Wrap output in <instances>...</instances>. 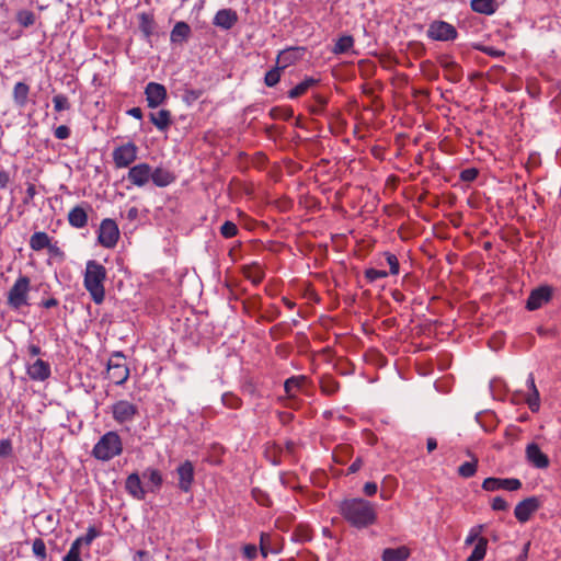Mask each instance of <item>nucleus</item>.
<instances>
[{"label": "nucleus", "instance_id": "obj_1", "mask_svg": "<svg viewBox=\"0 0 561 561\" xmlns=\"http://www.w3.org/2000/svg\"><path fill=\"white\" fill-rule=\"evenodd\" d=\"M340 513L344 519L356 528H366L377 519L376 507L363 499H347L340 505Z\"/></svg>", "mask_w": 561, "mask_h": 561}, {"label": "nucleus", "instance_id": "obj_2", "mask_svg": "<svg viewBox=\"0 0 561 561\" xmlns=\"http://www.w3.org/2000/svg\"><path fill=\"white\" fill-rule=\"evenodd\" d=\"M106 276V268L101 263L95 260L87 262L83 285L96 305L102 304L105 298L104 282Z\"/></svg>", "mask_w": 561, "mask_h": 561}, {"label": "nucleus", "instance_id": "obj_3", "mask_svg": "<svg viewBox=\"0 0 561 561\" xmlns=\"http://www.w3.org/2000/svg\"><path fill=\"white\" fill-rule=\"evenodd\" d=\"M123 453V442L121 436L110 431L105 433L94 445L91 455L101 461H108Z\"/></svg>", "mask_w": 561, "mask_h": 561}, {"label": "nucleus", "instance_id": "obj_4", "mask_svg": "<svg viewBox=\"0 0 561 561\" xmlns=\"http://www.w3.org/2000/svg\"><path fill=\"white\" fill-rule=\"evenodd\" d=\"M31 282L27 276H20L10 288L7 297V304L13 310H19L24 306H28V293Z\"/></svg>", "mask_w": 561, "mask_h": 561}, {"label": "nucleus", "instance_id": "obj_5", "mask_svg": "<svg viewBox=\"0 0 561 561\" xmlns=\"http://www.w3.org/2000/svg\"><path fill=\"white\" fill-rule=\"evenodd\" d=\"M129 377L126 357L122 352H114L107 363V378L115 385H123Z\"/></svg>", "mask_w": 561, "mask_h": 561}, {"label": "nucleus", "instance_id": "obj_6", "mask_svg": "<svg viewBox=\"0 0 561 561\" xmlns=\"http://www.w3.org/2000/svg\"><path fill=\"white\" fill-rule=\"evenodd\" d=\"M138 147L133 142L128 141L116 147L113 152V161L117 169L128 168L137 159Z\"/></svg>", "mask_w": 561, "mask_h": 561}, {"label": "nucleus", "instance_id": "obj_7", "mask_svg": "<svg viewBox=\"0 0 561 561\" xmlns=\"http://www.w3.org/2000/svg\"><path fill=\"white\" fill-rule=\"evenodd\" d=\"M119 238V230L113 219L106 218L102 220L99 229L98 240L104 248H114Z\"/></svg>", "mask_w": 561, "mask_h": 561}, {"label": "nucleus", "instance_id": "obj_8", "mask_svg": "<svg viewBox=\"0 0 561 561\" xmlns=\"http://www.w3.org/2000/svg\"><path fill=\"white\" fill-rule=\"evenodd\" d=\"M457 35L455 26L444 21H434L427 30V36L434 41H454Z\"/></svg>", "mask_w": 561, "mask_h": 561}, {"label": "nucleus", "instance_id": "obj_9", "mask_svg": "<svg viewBox=\"0 0 561 561\" xmlns=\"http://www.w3.org/2000/svg\"><path fill=\"white\" fill-rule=\"evenodd\" d=\"M113 419L119 423H127L138 414V408L127 400H119L112 405Z\"/></svg>", "mask_w": 561, "mask_h": 561}, {"label": "nucleus", "instance_id": "obj_10", "mask_svg": "<svg viewBox=\"0 0 561 561\" xmlns=\"http://www.w3.org/2000/svg\"><path fill=\"white\" fill-rule=\"evenodd\" d=\"M308 382V378L304 375L293 376L285 380L284 390L286 392V403L288 408H294L297 403V392L300 391Z\"/></svg>", "mask_w": 561, "mask_h": 561}, {"label": "nucleus", "instance_id": "obj_11", "mask_svg": "<svg viewBox=\"0 0 561 561\" xmlns=\"http://www.w3.org/2000/svg\"><path fill=\"white\" fill-rule=\"evenodd\" d=\"M522 488V482L516 478H486L482 482V489L489 492L497 490L517 491Z\"/></svg>", "mask_w": 561, "mask_h": 561}, {"label": "nucleus", "instance_id": "obj_12", "mask_svg": "<svg viewBox=\"0 0 561 561\" xmlns=\"http://www.w3.org/2000/svg\"><path fill=\"white\" fill-rule=\"evenodd\" d=\"M553 290L550 286L543 285L533 289L526 301V308L530 311L541 308L552 298Z\"/></svg>", "mask_w": 561, "mask_h": 561}, {"label": "nucleus", "instance_id": "obj_13", "mask_svg": "<svg viewBox=\"0 0 561 561\" xmlns=\"http://www.w3.org/2000/svg\"><path fill=\"white\" fill-rule=\"evenodd\" d=\"M439 66L444 70L445 78L453 82L458 83L461 81L463 77L462 68L459 64H457L451 56L443 55L438 59Z\"/></svg>", "mask_w": 561, "mask_h": 561}, {"label": "nucleus", "instance_id": "obj_14", "mask_svg": "<svg viewBox=\"0 0 561 561\" xmlns=\"http://www.w3.org/2000/svg\"><path fill=\"white\" fill-rule=\"evenodd\" d=\"M539 507L540 500L536 496H530L515 506L514 515L518 522L526 523Z\"/></svg>", "mask_w": 561, "mask_h": 561}, {"label": "nucleus", "instance_id": "obj_15", "mask_svg": "<svg viewBox=\"0 0 561 561\" xmlns=\"http://www.w3.org/2000/svg\"><path fill=\"white\" fill-rule=\"evenodd\" d=\"M146 101L148 106L156 108L163 104L167 99V89L157 82H149L145 89Z\"/></svg>", "mask_w": 561, "mask_h": 561}, {"label": "nucleus", "instance_id": "obj_16", "mask_svg": "<svg viewBox=\"0 0 561 561\" xmlns=\"http://www.w3.org/2000/svg\"><path fill=\"white\" fill-rule=\"evenodd\" d=\"M151 176V167L148 163H139L129 168L127 179L136 186H145Z\"/></svg>", "mask_w": 561, "mask_h": 561}, {"label": "nucleus", "instance_id": "obj_17", "mask_svg": "<svg viewBox=\"0 0 561 561\" xmlns=\"http://www.w3.org/2000/svg\"><path fill=\"white\" fill-rule=\"evenodd\" d=\"M526 459L535 468L546 469L549 467V457L541 451L540 447L536 443L528 444L526 446Z\"/></svg>", "mask_w": 561, "mask_h": 561}, {"label": "nucleus", "instance_id": "obj_18", "mask_svg": "<svg viewBox=\"0 0 561 561\" xmlns=\"http://www.w3.org/2000/svg\"><path fill=\"white\" fill-rule=\"evenodd\" d=\"M179 478L178 486L183 492H188L194 482V466L190 460H185L176 468Z\"/></svg>", "mask_w": 561, "mask_h": 561}, {"label": "nucleus", "instance_id": "obj_19", "mask_svg": "<svg viewBox=\"0 0 561 561\" xmlns=\"http://www.w3.org/2000/svg\"><path fill=\"white\" fill-rule=\"evenodd\" d=\"M26 374L34 381H45L51 375L50 364L38 358L33 364L27 365Z\"/></svg>", "mask_w": 561, "mask_h": 561}, {"label": "nucleus", "instance_id": "obj_20", "mask_svg": "<svg viewBox=\"0 0 561 561\" xmlns=\"http://www.w3.org/2000/svg\"><path fill=\"white\" fill-rule=\"evenodd\" d=\"M88 210L91 206L88 203L77 205L68 214V222L76 229H82L88 225Z\"/></svg>", "mask_w": 561, "mask_h": 561}, {"label": "nucleus", "instance_id": "obj_21", "mask_svg": "<svg viewBox=\"0 0 561 561\" xmlns=\"http://www.w3.org/2000/svg\"><path fill=\"white\" fill-rule=\"evenodd\" d=\"M304 53L305 48L302 47L286 48L278 54L276 58V65L284 70L287 67L295 64L297 60H299L302 57Z\"/></svg>", "mask_w": 561, "mask_h": 561}, {"label": "nucleus", "instance_id": "obj_22", "mask_svg": "<svg viewBox=\"0 0 561 561\" xmlns=\"http://www.w3.org/2000/svg\"><path fill=\"white\" fill-rule=\"evenodd\" d=\"M125 489L134 499L144 500L146 497V490L137 472H133L127 477Z\"/></svg>", "mask_w": 561, "mask_h": 561}, {"label": "nucleus", "instance_id": "obj_23", "mask_svg": "<svg viewBox=\"0 0 561 561\" xmlns=\"http://www.w3.org/2000/svg\"><path fill=\"white\" fill-rule=\"evenodd\" d=\"M237 21L238 14L231 9H221L214 18V24L222 30H230Z\"/></svg>", "mask_w": 561, "mask_h": 561}, {"label": "nucleus", "instance_id": "obj_24", "mask_svg": "<svg viewBox=\"0 0 561 561\" xmlns=\"http://www.w3.org/2000/svg\"><path fill=\"white\" fill-rule=\"evenodd\" d=\"M277 537L271 534L262 533L260 537V550L265 558L268 553H278L280 551L279 545L276 542Z\"/></svg>", "mask_w": 561, "mask_h": 561}, {"label": "nucleus", "instance_id": "obj_25", "mask_svg": "<svg viewBox=\"0 0 561 561\" xmlns=\"http://www.w3.org/2000/svg\"><path fill=\"white\" fill-rule=\"evenodd\" d=\"M191 35V27L186 22H178L170 34L171 43L183 44Z\"/></svg>", "mask_w": 561, "mask_h": 561}, {"label": "nucleus", "instance_id": "obj_26", "mask_svg": "<svg viewBox=\"0 0 561 561\" xmlns=\"http://www.w3.org/2000/svg\"><path fill=\"white\" fill-rule=\"evenodd\" d=\"M150 180L154 185L165 187L175 180V176L167 169L156 168L154 170L151 169Z\"/></svg>", "mask_w": 561, "mask_h": 561}, {"label": "nucleus", "instance_id": "obj_27", "mask_svg": "<svg viewBox=\"0 0 561 561\" xmlns=\"http://www.w3.org/2000/svg\"><path fill=\"white\" fill-rule=\"evenodd\" d=\"M150 122L161 131H164L171 125V113L168 110H160L149 115Z\"/></svg>", "mask_w": 561, "mask_h": 561}, {"label": "nucleus", "instance_id": "obj_28", "mask_svg": "<svg viewBox=\"0 0 561 561\" xmlns=\"http://www.w3.org/2000/svg\"><path fill=\"white\" fill-rule=\"evenodd\" d=\"M30 87L24 82H16L13 87L12 98L13 102L19 107H24L27 104Z\"/></svg>", "mask_w": 561, "mask_h": 561}, {"label": "nucleus", "instance_id": "obj_29", "mask_svg": "<svg viewBox=\"0 0 561 561\" xmlns=\"http://www.w3.org/2000/svg\"><path fill=\"white\" fill-rule=\"evenodd\" d=\"M527 386L530 390V393L528 394L526 401H527L528 408L533 412H536L539 410V407H540V396H539V391L535 385V378H534L533 374H530L528 376Z\"/></svg>", "mask_w": 561, "mask_h": 561}, {"label": "nucleus", "instance_id": "obj_30", "mask_svg": "<svg viewBox=\"0 0 561 561\" xmlns=\"http://www.w3.org/2000/svg\"><path fill=\"white\" fill-rule=\"evenodd\" d=\"M410 556V550L402 546L399 548H387L382 552V561H405Z\"/></svg>", "mask_w": 561, "mask_h": 561}, {"label": "nucleus", "instance_id": "obj_31", "mask_svg": "<svg viewBox=\"0 0 561 561\" xmlns=\"http://www.w3.org/2000/svg\"><path fill=\"white\" fill-rule=\"evenodd\" d=\"M142 478L148 482V484H151L149 489L151 492L159 491L163 483L162 474L158 469L147 468L142 472Z\"/></svg>", "mask_w": 561, "mask_h": 561}, {"label": "nucleus", "instance_id": "obj_32", "mask_svg": "<svg viewBox=\"0 0 561 561\" xmlns=\"http://www.w3.org/2000/svg\"><path fill=\"white\" fill-rule=\"evenodd\" d=\"M243 275L252 284L259 285L264 278V271L257 263H252L243 267Z\"/></svg>", "mask_w": 561, "mask_h": 561}, {"label": "nucleus", "instance_id": "obj_33", "mask_svg": "<svg viewBox=\"0 0 561 561\" xmlns=\"http://www.w3.org/2000/svg\"><path fill=\"white\" fill-rule=\"evenodd\" d=\"M49 236L44 231H37L34 232L30 238V248L33 251H42L44 249H47L50 243Z\"/></svg>", "mask_w": 561, "mask_h": 561}, {"label": "nucleus", "instance_id": "obj_34", "mask_svg": "<svg viewBox=\"0 0 561 561\" xmlns=\"http://www.w3.org/2000/svg\"><path fill=\"white\" fill-rule=\"evenodd\" d=\"M139 30L142 32L146 38H149L156 28V22L152 14L142 12L138 15Z\"/></svg>", "mask_w": 561, "mask_h": 561}, {"label": "nucleus", "instance_id": "obj_35", "mask_svg": "<svg viewBox=\"0 0 561 561\" xmlns=\"http://www.w3.org/2000/svg\"><path fill=\"white\" fill-rule=\"evenodd\" d=\"M471 9L474 12L491 15L496 11L497 4L495 0H471Z\"/></svg>", "mask_w": 561, "mask_h": 561}, {"label": "nucleus", "instance_id": "obj_36", "mask_svg": "<svg viewBox=\"0 0 561 561\" xmlns=\"http://www.w3.org/2000/svg\"><path fill=\"white\" fill-rule=\"evenodd\" d=\"M313 538L312 530L307 525H298L291 533V540L298 543H305L311 541Z\"/></svg>", "mask_w": 561, "mask_h": 561}, {"label": "nucleus", "instance_id": "obj_37", "mask_svg": "<svg viewBox=\"0 0 561 561\" xmlns=\"http://www.w3.org/2000/svg\"><path fill=\"white\" fill-rule=\"evenodd\" d=\"M318 82H319V80H317L312 77L306 78L304 81L298 83L295 88H293L288 92V98H290V99L299 98L300 95L305 94L310 88L316 85Z\"/></svg>", "mask_w": 561, "mask_h": 561}, {"label": "nucleus", "instance_id": "obj_38", "mask_svg": "<svg viewBox=\"0 0 561 561\" xmlns=\"http://www.w3.org/2000/svg\"><path fill=\"white\" fill-rule=\"evenodd\" d=\"M321 392L327 396L335 394L340 389V383L330 375H324L320 379Z\"/></svg>", "mask_w": 561, "mask_h": 561}, {"label": "nucleus", "instance_id": "obj_39", "mask_svg": "<svg viewBox=\"0 0 561 561\" xmlns=\"http://www.w3.org/2000/svg\"><path fill=\"white\" fill-rule=\"evenodd\" d=\"M488 539L481 538L476 543L471 554L467 558L466 561H481L484 559L486 553Z\"/></svg>", "mask_w": 561, "mask_h": 561}, {"label": "nucleus", "instance_id": "obj_40", "mask_svg": "<svg viewBox=\"0 0 561 561\" xmlns=\"http://www.w3.org/2000/svg\"><path fill=\"white\" fill-rule=\"evenodd\" d=\"M354 45V38L351 35H343L336 42L332 49V51L336 55L345 54L350 51V49Z\"/></svg>", "mask_w": 561, "mask_h": 561}, {"label": "nucleus", "instance_id": "obj_41", "mask_svg": "<svg viewBox=\"0 0 561 561\" xmlns=\"http://www.w3.org/2000/svg\"><path fill=\"white\" fill-rule=\"evenodd\" d=\"M477 467H478V459L474 458L472 461L463 462L458 468V473L462 478H471V477H473L476 474Z\"/></svg>", "mask_w": 561, "mask_h": 561}, {"label": "nucleus", "instance_id": "obj_42", "mask_svg": "<svg viewBox=\"0 0 561 561\" xmlns=\"http://www.w3.org/2000/svg\"><path fill=\"white\" fill-rule=\"evenodd\" d=\"M98 536L99 533L96 531V529L94 527H89L87 534L76 538L75 542H78L80 547H87V549L89 550L90 545Z\"/></svg>", "mask_w": 561, "mask_h": 561}, {"label": "nucleus", "instance_id": "obj_43", "mask_svg": "<svg viewBox=\"0 0 561 561\" xmlns=\"http://www.w3.org/2000/svg\"><path fill=\"white\" fill-rule=\"evenodd\" d=\"M283 71V69L276 65L275 68L271 69L270 71L266 72L265 75V78H264V83L267 85V87H274L276 85L279 80H280V72Z\"/></svg>", "mask_w": 561, "mask_h": 561}, {"label": "nucleus", "instance_id": "obj_44", "mask_svg": "<svg viewBox=\"0 0 561 561\" xmlns=\"http://www.w3.org/2000/svg\"><path fill=\"white\" fill-rule=\"evenodd\" d=\"M16 21L19 22L20 25H22L24 27H28L34 24L35 15L32 11L22 10V11L18 12Z\"/></svg>", "mask_w": 561, "mask_h": 561}, {"label": "nucleus", "instance_id": "obj_45", "mask_svg": "<svg viewBox=\"0 0 561 561\" xmlns=\"http://www.w3.org/2000/svg\"><path fill=\"white\" fill-rule=\"evenodd\" d=\"M484 528V525H477L472 527L465 540L466 546H471L474 542H478L479 539L483 538L481 534L483 533Z\"/></svg>", "mask_w": 561, "mask_h": 561}, {"label": "nucleus", "instance_id": "obj_46", "mask_svg": "<svg viewBox=\"0 0 561 561\" xmlns=\"http://www.w3.org/2000/svg\"><path fill=\"white\" fill-rule=\"evenodd\" d=\"M271 116L275 119L289 121L294 116L290 107H274L271 110Z\"/></svg>", "mask_w": 561, "mask_h": 561}, {"label": "nucleus", "instance_id": "obj_47", "mask_svg": "<svg viewBox=\"0 0 561 561\" xmlns=\"http://www.w3.org/2000/svg\"><path fill=\"white\" fill-rule=\"evenodd\" d=\"M32 550L34 556L39 559L41 561H44L47 557L46 553V545L42 538H36L33 541Z\"/></svg>", "mask_w": 561, "mask_h": 561}, {"label": "nucleus", "instance_id": "obj_48", "mask_svg": "<svg viewBox=\"0 0 561 561\" xmlns=\"http://www.w3.org/2000/svg\"><path fill=\"white\" fill-rule=\"evenodd\" d=\"M383 255L390 268L388 273L390 275H398L400 273V264L397 255L391 252H385Z\"/></svg>", "mask_w": 561, "mask_h": 561}, {"label": "nucleus", "instance_id": "obj_49", "mask_svg": "<svg viewBox=\"0 0 561 561\" xmlns=\"http://www.w3.org/2000/svg\"><path fill=\"white\" fill-rule=\"evenodd\" d=\"M81 549L82 547H80L78 542L73 541L70 546V549L65 554L62 561H82Z\"/></svg>", "mask_w": 561, "mask_h": 561}, {"label": "nucleus", "instance_id": "obj_50", "mask_svg": "<svg viewBox=\"0 0 561 561\" xmlns=\"http://www.w3.org/2000/svg\"><path fill=\"white\" fill-rule=\"evenodd\" d=\"M238 231L239 230H238L237 225L230 220L225 221L220 227L221 236L227 239L237 236Z\"/></svg>", "mask_w": 561, "mask_h": 561}, {"label": "nucleus", "instance_id": "obj_51", "mask_svg": "<svg viewBox=\"0 0 561 561\" xmlns=\"http://www.w3.org/2000/svg\"><path fill=\"white\" fill-rule=\"evenodd\" d=\"M54 108L57 112L67 111L70 108L69 100L64 94H57L53 98Z\"/></svg>", "mask_w": 561, "mask_h": 561}, {"label": "nucleus", "instance_id": "obj_52", "mask_svg": "<svg viewBox=\"0 0 561 561\" xmlns=\"http://www.w3.org/2000/svg\"><path fill=\"white\" fill-rule=\"evenodd\" d=\"M221 401L225 407L229 409H238L241 405V400L233 393H224L221 397Z\"/></svg>", "mask_w": 561, "mask_h": 561}, {"label": "nucleus", "instance_id": "obj_53", "mask_svg": "<svg viewBox=\"0 0 561 561\" xmlns=\"http://www.w3.org/2000/svg\"><path fill=\"white\" fill-rule=\"evenodd\" d=\"M388 275L389 273L383 270L367 268L365 271V278L370 283L379 278H386Z\"/></svg>", "mask_w": 561, "mask_h": 561}, {"label": "nucleus", "instance_id": "obj_54", "mask_svg": "<svg viewBox=\"0 0 561 561\" xmlns=\"http://www.w3.org/2000/svg\"><path fill=\"white\" fill-rule=\"evenodd\" d=\"M316 104L310 107V112L314 115H321L327 105V99L322 95L314 96Z\"/></svg>", "mask_w": 561, "mask_h": 561}, {"label": "nucleus", "instance_id": "obj_55", "mask_svg": "<svg viewBox=\"0 0 561 561\" xmlns=\"http://www.w3.org/2000/svg\"><path fill=\"white\" fill-rule=\"evenodd\" d=\"M252 496L262 506H268L271 504L268 495L260 489L254 488L252 490Z\"/></svg>", "mask_w": 561, "mask_h": 561}, {"label": "nucleus", "instance_id": "obj_56", "mask_svg": "<svg viewBox=\"0 0 561 561\" xmlns=\"http://www.w3.org/2000/svg\"><path fill=\"white\" fill-rule=\"evenodd\" d=\"M12 443L10 439L0 440V458H7L12 454Z\"/></svg>", "mask_w": 561, "mask_h": 561}, {"label": "nucleus", "instance_id": "obj_57", "mask_svg": "<svg viewBox=\"0 0 561 561\" xmlns=\"http://www.w3.org/2000/svg\"><path fill=\"white\" fill-rule=\"evenodd\" d=\"M477 176H478V170L473 169V168L466 169L460 174V179L465 182L474 181L477 179Z\"/></svg>", "mask_w": 561, "mask_h": 561}, {"label": "nucleus", "instance_id": "obj_58", "mask_svg": "<svg viewBox=\"0 0 561 561\" xmlns=\"http://www.w3.org/2000/svg\"><path fill=\"white\" fill-rule=\"evenodd\" d=\"M243 556L248 560H253L257 556V548L255 545L249 543L243 547Z\"/></svg>", "mask_w": 561, "mask_h": 561}, {"label": "nucleus", "instance_id": "obj_59", "mask_svg": "<svg viewBox=\"0 0 561 561\" xmlns=\"http://www.w3.org/2000/svg\"><path fill=\"white\" fill-rule=\"evenodd\" d=\"M54 135L57 139L64 140L70 136V129L66 125H60L55 129Z\"/></svg>", "mask_w": 561, "mask_h": 561}, {"label": "nucleus", "instance_id": "obj_60", "mask_svg": "<svg viewBox=\"0 0 561 561\" xmlns=\"http://www.w3.org/2000/svg\"><path fill=\"white\" fill-rule=\"evenodd\" d=\"M491 506L494 511H506L508 508L507 502L501 496L494 497Z\"/></svg>", "mask_w": 561, "mask_h": 561}, {"label": "nucleus", "instance_id": "obj_61", "mask_svg": "<svg viewBox=\"0 0 561 561\" xmlns=\"http://www.w3.org/2000/svg\"><path fill=\"white\" fill-rule=\"evenodd\" d=\"M48 253L54 257H59L60 260L65 259V252L57 245V242L49 243L47 247Z\"/></svg>", "mask_w": 561, "mask_h": 561}, {"label": "nucleus", "instance_id": "obj_62", "mask_svg": "<svg viewBox=\"0 0 561 561\" xmlns=\"http://www.w3.org/2000/svg\"><path fill=\"white\" fill-rule=\"evenodd\" d=\"M363 491H364L365 495L373 496L377 493L378 486L375 482H366L364 484Z\"/></svg>", "mask_w": 561, "mask_h": 561}, {"label": "nucleus", "instance_id": "obj_63", "mask_svg": "<svg viewBox=\"0 0 561 561\" xmlns=\"http://www.w3.org/2000/svg\"><path fill=\"white\" fill-rule=\"evenodd\" d=\"M36 194V188L34 184H28L26 187V197L24 198V203H28L34 198Z\"/></svg>", "mask_w": 561, "mask_h": 561}, {"label": "nucleus", "instance_id": "obj_64", "mask_svg": "<svg viewBox=\"0 0 561 561\" xmlns=\"http://www.w3.org/2000/svg\"><path fill=\"white\" fill-rule=\"evenodd\" d=\"M134 561H149V553L145 550H138L134 557Z\"/></svg>", "mask_w": 561, "mask_h": 561}]
</instances>
